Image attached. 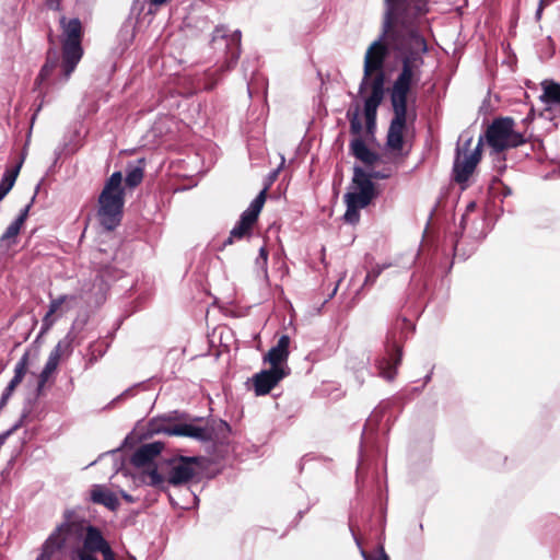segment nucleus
<instances>
[{"instance_id":"30","label":"nucleus","mask_w":560,"mask_h":560,"mask_svg":"<svg viewBox=\"0 0 560 560\" xmlns=\"http://www.w3.org/2000/svg\"><path fill=\"white\" fill-rule=\"evenodd\" d=\"M55 314H50V311L48 310V312L46 313V315L43 318V330L46 331L51 328V326L55 323V319L52 317Z\"/></svg>"},{"instance_id":"25","label":"nucleus","mask_w":560,"mask_h":560,"mask_svg":"<svg viewBox=\"0 0 560 560\" xmlns=\"http://www.w3.org/2000/svg\"><path fill=\"white\" fill-rule=\"evenodd\" d=\"M143 168L142 167H130L127 170L125 183L128 187L133 188L141 184L143 179Z\"/></svg>"},{"instance_id":"37","label":"nucleus","mask_w":560,"mask_h":560,"mask_svg":"<svg viewBox=\"0 0 560 560\" xmlns=\"http://www.w3.org/2000/svg\"><path fill=\"white\" fill-rule=\"evenodd\" d=\"M220 32H221V31H220L219 28H217V30H215V32H214V33H215V35L213 36V42H215V40H217L218 35H219V33H220Z\"/></svg>"},{"instance_id":"7","label":"nucleus","mask_w":560,"mask_h":560,"mask_svg":"<svg viewBox=\"0 0 560 560\" xmlns=\"http://www.w3.org/2000/svg\"><path fill=\"white\" fill-rule=\"evenodd\" d=\"M197 463V457L187 456L163 459L159 467L145 470L144 476L149 479V486L165 490L166 483L177 487L192 480L196 476L195 465Z\"/></svg>"},{"instance_id":"21","label":"nucleus","mask_w":560,"mask_h":560,"mask_svg":"<svg viewBox=\"0 0 560 560\" xmlns=\"http://www.w3.org/2000/svg\"><path fill=\"white\" fill-rule=\"evenodd\" d=\"M90 499L94 504L103 505L110 511H117L120 506L118 497L105 486H93L90 491Z\"/></svg>"},{"instance_id":"34","label":"nucleus","mask_w":560,"mask_h":560,"mask_svg":"<svg viewBox=\"0 0 560 560\" xmlns=\"http://www.w3.org/2000/svg\"><path fill=\"white\" fill-rule=\"evenodd\" d=\"M277 176H278V171L272 172L270 174L269 182H268V184L265 187H267V186L270 187L271 184L273 183V180L277 178Z\"/></svg>"},{"instance_id":"27","label":"nucleus","mask_w":560,"mask_h":560,"mask_svg":"<svg viewBox=\"0 0 560 560\" xmlns=\"http://www.w3.org/2000/svg\"><path fill=\"white\" fill-rule=\"evenodd\" d=\"M390 265H376L373 267L368 273L364 279L363 285H372L375 283L376 279L381 276L384 269L388 268Z\"/></svg>"},{"instance_id":"24","label":"nucleus","mask_w":560,"mask_h":560,"mask_svg":"<svg viewBox=\"0 0 560 560\" xmlns=\"http://www.w3.org/2000/svg\"><path fill=\"white\" fill-rule=\"evenodd\" d=\"M20 168H21V164L16 165L14 167H11L4 172L3 177L0 182V189L2 191H4L5 194H9V191L14 186V183L18 178Z\"/></svg>"},{"instance_id":"39","label":"nucleus","mask_w":560,"mask_h":560,"mask_svg":"<svg viewBox=\"0 0 560 560\" xmlns=\"http://www.w3.org/2000/svg\"><path fill=\"white\" fill-rule=\"evenodd\" d=\"M124 498H125L128 502H132V498H131L129 494H124Z\"/></svg>"},{"instance_id":"31","label":"nucleus","mask_w":560,"mask_h":560,"mask_svg":"<svg viewBox=\"0 0 560 560\" xmlns=\"http://www.w3.org/2000/svg\"><path fill=\"white\" fill-rule=\"evenodd\" d=\"M551 0H539L538 9L536 12V19L540 20L542 11L546 7L550 4Z\"/></svg>"},{"instance_id":"19","label":"nucleus","mask_w":560,"mask_h":560,"mask_svg":"<svg viewBox=\"0 0 560 560\" xmlns=\"http://www.w3.org/2000/svg\"><path fill=\"white\" fill-rule=\"evenodd\" d=\"M289 346L290 337L288 335H282L277 345L265 355V361L269 362L270 368H284L283 363L288 361L290 353Z\"/></svg>"},{"instance_id":"11","label":"nucleus","mask_w":560,"mask_h":560,"mask_svg":"<svg viewBox=\"0 0 560 560\" xmlns=\"http://www.w3.org/2000/svg\"><path fill=\"white\" fill-rule=\"evenodd\" d=\"M472 142L474 139L470 137L456 149L452 178L462 187V189H465L468 186V180L475 173L482 156L481 139H479L474 149H471Z\"/></svg>"},{"instance_id":"12","label":"nucleus","mask_w":560,"mask_h":560,"mask_svg":"<svg viewBox=\"0 0 560 560\" xmlns=\"http://www.w3.org/2000/svg\"><path fill=\"white\" fill-rule=\"evenodd\" d=\"M161 431L167 435L186 436L199 442H219L226 439L230 432V425L223 420H212L205 427L194 423L167 424Z\"/></svg>"},{"instance_id":"1","label":"nucleus","mask_w":560,"mask_h":560,"mask_svg":"<svg viewBox=\"0 0 560 560\" xmlns=\"http://www.w3.org/2000/svg\"><path fill=\"white\" fill-rule=\"evenodd\" d=\"M72 516V512L65 513V522L48 537L37 560H50L54 553L69 545L70 539H74L77 544L82 540V545H77L74 549L79 560H97L96 552L103 556V560H116V555L102 530L85 520Z\"/></svg>"},{"instance_id":"4","label":"nucleus","mask_w":560,"mask_h":560,"mask_svg":"<svg viewBox=\"0 0 560 560\" xmlns=\"http://www.w3.org/2000/svg\"><path fill=\"white\" fill-rule=\"evenodd\" d=\"M61 28V52L56 48H49L46 54V61L42 67L36 83L48 80L56 69H60V82H67L74 72L78 63L83 57V25L78 18L67 19L62 15L59 19Z\"/></svg>"},{"instance_id":"5","label":"nucleus","mask_w":560,"mask_h":560,"mask_svg":"<svg viewBox=\"0 0 560 560\" xmlns=\"http://www.w3.org/2000/svg\"><path fill=\"white\" fill-rule=\"evenodd\" d=\"M370 167L369 170L357 165L353 167L350 190L343 196L347 206L343 219L347 223H358L360 210L370 206L377 197L378 191L373 179H386L392 175L390 168L376 171L372 166Z\"/></svg>"},{"instance_id":"17","label":"nucleus","mask_w":560,"mask_h":560,"mask_svg":"<svg viewBox=\"0 0 560 560\" xmlns=\"http://www.w3.org/2000/svg\"><path fill=\"white\" fill-rule=\"evenodd\" d=\"M385 94L383 79L380 74L371 81V94L364 101V116L368 131H372L376 124L377 108L382 104Z\"/></svg>"},{"instance_id":"8","label":"nucleus","mask_w":560,"mask_h":560,"mask_svg":"<svg viewBox=\"0 0 560 560\" xmlns=\"http://www.w3.org/2000/svg\"><path fill=\"white\" fill-rule=\"evenodd\" d=\"M486 140L493 154H495V159L504 161L503 152L526 143L528 137L526 130H515V121L512 117H500L488 126Z\"/></svg>"},{"instance_id":"2","label":"nucleus","mask_w":560,"mask_h":560,"mask_svg":"<svg viewBox=\"0 0 560 560\" xmlns=\"http://www.w3.org/2000/svg\"><path fill=\"white\" fill-rule=\"evenodd\" d=\"M407 54L401 60V70L395 79L389 96L393 108V118L388 128L386 145L392 151H401L404 133L407 127L408 96L412 86L417 85L424 65L422 51L419 48L407 47Z\"/></svg>"},{"instance_id":"38","label":"nucleus","mask_w":560,"mask_h":560,"mask_svg":"<svg viewBox=\"0 0 560 560\" xmlns=\"http://www.w3.org/2000/svg\"><path fill=\"white\" fill-rule=\"evenodd\" d=\"M8 194H5L4 191H2L0 189V201L7 196Z\"/></svg>"},{"instance_id":"10","label":"nucleus","mask_w":560,"mask_h":560,"mask_svg":"<svg viewBox=\"0 0 560 560\" xmlns=\"http://www.w3.org/2000/svg\"><path fill=\"white\" fill-rule=\"evenodd\" d=\"M383 37L387 43H384L382 39L373 42L368 48L364 57V75L362 82L360 84L359 92L363 93L368 86L371 88V81L375 80L380 74L383 79V86L385 85V73L383 70L385 59L388 55L387 44L396 51L393 42L385 34V26L383 25ZM401 54V58L407 54V50H399ZM402 59H400L401 61Z\"/></svg>"},{"instance_id":"23","label":"nucleus","mask_w":560,"mask_h":560,"mask_svg":"<svg viewBox=\"0 0 560 560\" xmlns=\"http://www.w3.org/2000/svg\"><path fill=\"white\" fill-rule=\"evenodd\" d=\"M544 94L541 100L548 105H559L560 106V84L550 82L545 83L544 85Z\"/></svg>"},{"instance_id":"20","label":"nucleus","mask_w":560,"mask_h":560,"mask_svg":"<svg viewBox=\"0 0 560 560\" xmlns=\"http://www.w3.org/2000/svg\"><path fill=\"white\" fill-rule=\"evenodd\" d=\"M28 369V354L25 353L23 357L19 360V362L15 365L14 369V376L5 387V389L2 393L1 400H0V408L4 407L15 390V388L22 383L26 372Z\"/></svg>"},{"instance_id":"9","label":"nucleus","mask_w":560,"mask_h":560,"mask_svg":"<svg viewBox=\"0 0 560 560\" xmlns=\"http://www.w3.org/2000/svg\"><path fill=\"white\" fill-rule=\"evenodd\" d=\"M407 329H415V327L409 319L404 317L397 319L386 335L385 355L378 360L377 368L381 376L387 381H393L397 375L402 359L404 331Z\"/></svg>"},{"instance_id":"18","label":"nucleus","mask_w":560,"mask_h":560,"mask_svg":"<svg viewBox=\"0 0 560 560\" xmlns=\"http://www.w3.org/2000/svg\"><path fill=\"white\" fill-rule=\"evenodd\" d=\"M70 343L68 341L61 340L56 347L50 351L48 360L38 376L37 383V395L40 396L46 383L49 381L50 376L57 371L61 357L65 352L69 351Z\"/></svg>"},{"instance_id":"13","label":"nucleus","mask_w":560,"mask_h":560,"mask_svg":"<svg viewBox=\"0 0 560 560\" xmlns=\"http://www.w3.org/2000/svg\"><path fill=\"white\" fill-rule=\"evenodd\" d=\"M268 190L269 186L264 187L250 202L249 207L241 214L238 222L230 232V236L223 242V247L233 244L234 240H243L252 235L253 228L257 223L267 200Z\"/></svg>"},{"instance_id":"16","label":"nucleus","mask_w":560,"mask_h":560,"mask_svg":"<svg viewBox=\"0 0 560 560\" xmlns=\"http://www.w3.org/2000/svg\"><path fill=\"white\" fill-rule=\"evenodd\" d=\"M288 374L289 370L285 368H270L256 373L252 378L255 394H269Z\"/></svg>"},{"instance_id":"29","label":"nucleus","mask_w":560,"mask_h":560,"mask_svg":"<svg viewBox=\"0 0 560 560\" xmlns=\"http://www.w3.org/2000/svg\"><path fill=\"white\" fill-rule=\"evenodd\" d=\"M362 557L364 560H389V557L385 552L383 546H378V548L373 552L362 551Z\"/></svg>"},{"instance_id":"3","label":"nucleus","mask_w":560,"mask_h":560,"mask_svg":"<svg viewBox=\"0 0 560 560\" xmlns=\"http://www.w3.org/2000/svg\"><path fill=\"white\" fill-rule=\"evenodd\" d=\"M385 34L394 47L404 50L407 47L428 51L425 38L420 34V22L429 12V0H385Z\"/></svg>"},{"instance_id":"32","label":"nucleus","mask_w":560,"mask_h":560,"mask_svg":"<svg viewBox=\"0 0 560 560\" xmlns=\"http://www.w3.org/2000/svg\"><path fill=\"white\" fill-rule=\"evenodd\" d=\"M45 2L51 10H61V0H45Z\"/></svg>"},{"instance_id":"40","label":"nucleus","mask_w":560,"mask_h":560,"mask_svg":"<svg viewBox=\"0 0 560 560\" xmlns=\"http://www.w3.org/2000/svg\"><path fill=\"white\" fill-rule=\"evenodd\" d=\"M474 208H475V203H474V202H471V203L467 207V209H468V210H471V209H474Z\"/></svg>"},{"instance_id":"33","label":"nucleus","mask_w":560,"mask_h":560,"mask_svg":"<svg viewBox=\"0 0 560 560\" xmlns=\"http://www.w3.org/2000/svg\"><path fill=\"white\" fill-rule=\"evenodd\" d=\"M259 257L264 260V262H267L268 259V250L265 247H261L259 250Z\"/></svg>"},{"instance_id":"26","label":"nucleus","mask_w":560,"mask_h":560,"mask_svg":"<svg viewBox=\"0 0 560 560\" xmlns=\"http://www.w3.org/2000/svg\"><path fill=\"white\" fill-rule=\"evenodd\" d=\"M75 299H77L75 295H67V294L60 295L57 299H52L50 301L48 310L50 311V314H56L58 311L61 310L62 305L66 302L74 301Z\"/></svg>"},{"instance_id":"28","label":"nucleus","mask_w":560,"mask_h":560,"mask_svg":"<svg viewBox=\"0 0 560 560\" xmlns=\"http://www.w3.org/2000/svg\"><path fill=\"white\" fill-rule=\"evenodd\" d=\"M222 39H224L226 43H235L236 44V50L232 51L231 54V61L228 63V68L231 67V63H235L240 56V45H241V33L236 32L231 38H225L224 35L221 36Z\"/></svg>"},{"instance_id":"36","label":"nucleus","mask_w":560,"mask_h":560,"mask_svg":"<svg viewBox=\"0 0 560 560\" xmlns=\"http://www.w3.org/2000/svg\"><path fill=\"white\" fill-rule=\"evenodd\" d=\"M168 0H150L151 4H154V5H163L167 2Z\"/></svg>"},{"instance_id":"22","label":"nucleus","mask_w":560,"mask_h":560,"mask_svg":"<svg viewBox=\"0 0 560 560\" xmlns=\"http://www.w3.org/2000/svg\"><path fill=\"white\" fill-rule=\"evenodd\" d=\"M31 205L25 206V208L20 212L18 218L7 228L4 233L0 237V242L5 244L7 247L16 243V236L19 235L22 226L24 225L30 211Z\"/></svg>"},{"instance_id":"6","label":"nucleus","mask_w":560,"mask_h":560,"mask_svg":"<svg viewBox=\"0 0 560 560\" xmlns=\"http://www.w3.org/2000/svg\"><path fill=\"white\" fill-rule=\"evenodd\" d=\"M122 174L115 172L106 180L97 199V220L106 231H114L121 222L125 205V191L121 186Z\"/></svg>"},{"instance_id":"14","label":"nucleus","mask_w":560,"mask_h":560,"mask_svg":"<svg viewBox=\"0 0 560 560\" xmlns=\"http://www.w3.org/2000/svg\"><path fill=\"white\" fill-rule=\"evenodd\" d=\"M350 121V132L357 136L350 142V152L359 161H361L366 167L373 166L380 159L378 154L372 151L360 137L362 132V122L360 119L359 108L347 114Z\"/></svg>"},{"instance_id":"15","label":"nucleus","mask_w":560,"mask_h":560,"mask_svg":"<svg viewBox=\"0 0 560 560\" xmlns=\"http://www.w3.org/2000/svg\"><path fill=\"white\" fill-rule=\"evenodd\" d=\"M164 448V443L162 442H152L147 443L138 447L130 458V463L136 468H143L142 470V480L148 483V478L144 476V471L154 467H159L163 460L154 463L155 458H158L161 452Z\"/></svg>"},{"instance_id":"35","label":"nucleus","mask_w":560,"mask_h":560,"mask_svg":"<svg viewBox=\"0 0 560 560\" xmlns=\"http://www.w3.org/2000/svg\"><path fill=\"white\" fill-rule=\"evenodd\" d=\"M532 120H533V109H530V112H529L528 116H527L525 119H523V121H522V122H523V125H527V124H529Z\"/></svg>"}]
</instances>
